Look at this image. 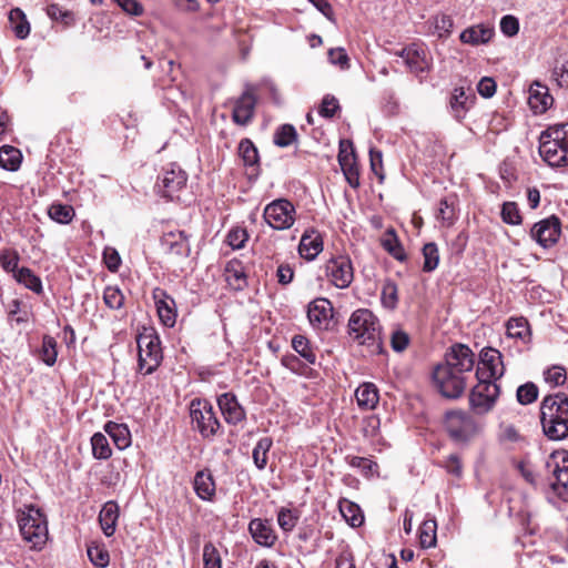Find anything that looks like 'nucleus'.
<instances>
[{"mask_svg":"<svg viewBox=\"0 0 568 568\" xmlns=\"http://www.w3.org/2000/svg\"><path fill=\"white\" fill-rule=\"evenodd\" d=\"M540 425L549 440L561 442L568 438V396L566 394L556 393L542 398Z\"/></svg>","mask_w":568,"mask_h":568,"instance_id":"nucleus-1","label":"nucleus"},{"mask_svg":"<svg viewBox=\"0 0 568 568\" xmlns=\"http://www.w3.org/2000/svg\"><path fill=\"white\" fill-rule=\"evenodd\" d=\"M348 333L354 341L369 348L371 354H383L382 326L374 313L358 308L348 320Z\"/></svg>","mask_w":568,"mask_h":568,"instance_id":"nucleus-2","label":"nucleus"},{"mask_svg":"<svg viewBox=\"0 0 568 568\" xmlns=\"http://www.w3.org/2000/svg\"><path fill=\"white\" fill-rule=\"evenodd\" d=\"M539 154L550 166L568 164V122L549 126L541 132Z\"/></svg>","mask_w":568,"mask_h":568,"instance_id":"nucleus-3","label":"nucleus"},{"mask_svg":"<svg viewBox=\"0 0 568 568\" xmlns=\"http://www.w3.org/2000/svg\"><path fill=\"white\" fill-rule=\"evenodd\" d=\"M138 368L143 375L152 374L161 364L163 355L160 337L153 329H146L136 336Z\"/></svg>","mask_w":568,"mask_h":568,"instance_id":"nucleus-4","label":"nucleus"},{"mask_svg":"<svg viewBox=\"0 0 568 568\" xmlns=\"http://www.w3.org/2000/svg\"><path fill=\"white\" fill-rule=\"evenodd\" d=\"M19 528L24 540L33 547H41L48 539L47 519L34 506H27L19 517Z\"/></svg>","mask_w":568,"mask_h":568,"instance_id":"nucleus-5","label":"nucleus"},{"mask_svg":"<svg viewBox=\"0 0 568 568\" xmlns=\"http://www.w3.org/2000/svg\"><path fill=\"white\" fill-rule=\"evenodd\" d=\"M190 418L192 429L205 439L213 438L221 428L213 406L206 399L195 398L191 402Z\"/></svg>","mask_w":568,"mask_h":568,"instance_id":"nucleus-6","label":"nucleus"},{"mask_svg":"<svg viewBox=\"0 0 568 568\" xmlns=\"http://www.w3.org/2000/svg\"><path fill=\"white\" fill-rule=\"evenodd\" d=\"M444 425L450 438L456 443H467L479 432V426L474 417L458 409L445 414Z\"/></svg>","mask_w":568,"mask_h":568,"instance_id":"nucleus-7","label":"nucleus"},{"mask_svg":"<svg viewBox=\"0 0 568 568\" xmlns=\"http://www.w3.org/2000/svg\"><path fill=\"white\" fill-rule=\"evenodd\" d=\"M546 467L552 474L551 491L561 500L568 501V450H555L546 462Z\"/></svg>","mask_w":568,"mask_h":568,"instance_id":"nucleus-8","label":"nucleus"},{"mask_svg":"<svg viewBox=\"0 0 568 568\" xmlns=\"http://www.w3.org/2000/svg\"><path fill=\"white\" fill-rule=\"evenodd\" d=\"M433 379L438 392L450 399L459 398L467 385V377L452 369L445 363L435 367Z\"/></svg>","mask_w":568,"mask_h":568,"instance_id":"nucleus-9","label":"nucleus"},{"mask_svg":"<svg viewBox=\"0 0 568 568\" xmlns=\"http://www.w3.org/2000/svg\"><path fill=\"white\" fill-rule=\"evenodd\" d=\"M187 174L179 165L171 163L163 169L158 178V193L170 201H180L181 194L186 189Z\"/></svg>","mask_w":568,"mask_h":568,"instance_id":"nucleus-10","label":"nucleus"},{"mask_svg":"<svg viewBox=\"0 0 568 568\" xmlns=\"http://www.w3.org/2000/svg\"><path fill=\"white\" fill-rule=\"evenodd\" d=\"M478 383L469 393V408L476 415L489 413L499 396V386L494 381L477 378Z\"/></svg>","mask_w":568,"mask_h":568,"instance_id":"nucleus-11","label":"nucleus"},{"mask_svg":"<svg viewBox=\"0 0 568 568\" xmlns=\"http://www.w3.org/2000/svg\"><path fill=\"white\" fill-rule=\"evenodd\" d=\"M263 217L272 229L284 231L295 223L296 210L291 201L276 199L264 207Z\"/></svg>","mask_w":568,"mask_h":568,"instance_id":"nucleus-12","label":"nucleus"},{"mask_svg":"<svg viewBox=\"0 0 568 568\" xmlns=\"http://www.w3.org/2000/svg\"><path fill=\"white\" fill-rule=\"evenodd\" d=\"M505 373L501 353L493 347H485L479 354L476 377L496 382Z\"/></svg>","mask_w":568,"mask_h":568,"instance_id":"nucleus-13","label":"nucleus"},{"mask_svg":"<svg viewBox=\"0 0 568 568\" xmlns=\"http://www.w3.org/2000/svg\"><path fill=\"white\" fill-rule=\"evenodd\" d=\"M325 274L336 287H348L354 278L351 258L346 255L333 256L325 264Z\"/></svg>","mask_w":568,"mask_h":568,"instance_id":"nucleus-14","label":"nucleus"},{"mask_svg":"<svg viewBox=\"0 0 568 568\" xmlns=\"http://www.w3.org/2000/svg\"><path fill=\"white\" fill-rule=\"evenodd\" d=\"M475 102L476 94L470 87H457L450 92L448 99L449 113L455 120L462 121L466 118Z\"/></svg>","mask_w":568,"mask_h":568,"instance_id":"nucleus-15","label":"nucleus"},{"mask_svg":"<svg viewBox=\"0 0 568 568\" xmlns=\"http://www.w3.org/2000/svg\"><path fill=\"white\" fill-rule=\"evenodd\" d=\"M445 364L467 377L475 366V354L467 345L455 344L447 352Z\"/></svg>","mask_w":568,"mask_h":568,"instance_id":"nucleus-16","label":"nucleus"},{"mask_svg":"<svg viewBox=\"0 0 568 568\" xmlns=\"http://www.w3.org/2000/svg\"><path fill=\"white\" fill-rule=\"evenodd\" d=\"M561 225L556 216H550L538 223L531 229V237L544 248L555 245L560 236Z\"/></svg>","mask_w":568,"mask_h":568,"instance_id":"nucleus-17","label":"nucleus"},{"mask_svg":"<svg viewBox=\"0 0 568 568\" xmlns=\"http://www.w3.org/2000/svg\"><path fill=\"white\" fill-rule=\"evenodd\" d=\"M310 324L316 329H327L333 317V305L329 300L318 297L307 307Z\"/></svg>","mask_w":568,"mask_h":568,"instance_id":"nucleus-18","label":"nucleus"},{"mask_svg":"<svg viewBox=\"0 0 568 568\" xmlns=\"http://www.w3.org/2000/svg\"><path fill=\"white\" fill-rule=\"evenodd\" d=\"M161 248L165 254L187 257L191 252L189 236L184 231H170L162 235Z\"/></svg>","mask_w":568,"mask_h":568,"instance_id":"nucleus-19","label":"nucleus"},{"mask_svg":"<svg viewBox=\"0 0 568 568\" xmlns=\"http://www.w3.org/2000/svg\"><path fill=\"white\" fill-rule=\"evenodd\" d=\"M152 296L156 306L160 321L168 327H173L176 322L175 301L164 290L155 287Z\"/></svg>","mask_w":568,"mask_h":568,"instance_id":"nucleus-20","label":"nucleus"},{"mask_svg":"<svg viewBox=\"0 0 568 568\" xmlns=\"http://www.w3.org/2000/svg\"><path fill=\"white\" fill-rule=\"evenodd\" d=\"M256 98L248 90L235 100L232 120L239 125H247L255 112Z\"/></svg>","mask_w":568,"mask_h":568,"instance_id":"nucleus-21","label":"nucleus"},{"mask_svg":"<svg viewBox=\"0 0 568 568\" xmlns=\"http://www.w3.org/2000/svg\"><path fill=\"white\" fill-rule=\"evenodd\" d=\"M395 54L400 57L409 71L415 74L423 73L429 69L425 51L416 44L408 45Z\"/></svg>","mask_w":568,"mask_h":568,"instance_id":"nucleus-22","label":"nucleus"},{"mask_svg":"<svg viewBox=\"0 0 568 568\" xmlns=\"http://www.w3.org/2000/svg\"><path fill=\"white\" fill-rule=\"evenodd\" d=\"M220 410L226 423L236 425L244 420L245 412L239 404L236 396L232 393H224L217 397Z\"/></svg>","mask_w":568,"mask_h":568,"instance_id":"nucleus-23","label":"nucleus"},{"mask_svg":"<svg viewBox=\"0 0 568 568\" xmlns=\"http://www.w3.org/2000/svg\"><path fill=\"white\" fill-rule=\"evenodd\" d=\"M322 251L323 239L321 234L314 229L306 230L298 244L300 255L307 261H313Z\"/></svg>","mask_w":568,"mask_h":568,"instance_id":"nucleus-24","label":"nucleus"},{"mask_svg":"<svg viewBox=\"0 0 568 568\" xmlns=\"http://www.w3.org/2000/svg\"><path fill=\"white\" fill-rule=\"evenodd\" d=\"M248 531L256 544L263 547H272L277 537L267 520L254 518L248 524Z\"/></svg>","mask_w":568,"mask_h":568,"instance_id":"nucleus-25","label":"nucleus"},{"mask_svg":"<svg viewBox=\"0 0 568 568\" xmlns=\"http://www.w3.org/2000/svg\"><path fill=\"white\" fill-rule=\"evenodd\" d=\"M495 31L489 24L479 23L466 28L459 36L460 42L470 45H479L488 43Z\"/></svg>","mask_w":568,"mask_h":568,"instance_id":"nucleus-26","label":"nucleus"},{"mask_svg":"<svg viewBox=\"0 0 568 568\" xmlns=\"http://www.w3.org/2000/svg\"><path fill=\"white\" fill-rule=\"evenodd\" d=\"M554 99L546 85L535 82L529 89L528 103L535 113H544L552 104Z\"/></svg>","mask_w":568,"mask_h":568,"instance_id":"nucleus-27","label":"nucleus"},{"mask_svg":"<svg viewBox=\"0 0 568 568\" xmlns=\"http://www.w3.org/2000/svg\"><path fill=\"white\" fill-rule=\"evenodd\" d=\"M193 488L199 498L211 501L215 496V481L209 469L199 470L193 479Z\"/></svg>","mask_w":568,"mask_h":568,"instance_id":"nucleus-28","label":"nucleus"},{"mask_svg":"<svg viewBox=\"0 0 568 568\" xmlns=\"http://www.w3.org/2000/svg\"><path fill=\"white\" fill-rule=\"evenodd\" d=\"M119 518V506L115 501H108L104 504L99 514V523L101 529L106 537H111L115 532L116 523Z\"/></svg>","mask_w":568,"mask_h":568,"instance_id":"nucleus-29","label":"nucleus"},{"mask_svg":"<svg viewBox=\"0 0 568 568\" xmlns=\"http://www.w3.org/2000/svg\"><path fill=\"white\" fill-rule=\"evenodd\" d=\"M355 397L358 407L365 410L374 409L379 400L376 385L369 382L363 383L357 387Z\"/></svg>","mask_w":568,"mask_h":568,"instance_id":"nucleus-30","label":"nucleus"},{"mask_svg":"<svg viewBox=\"0 0 568 568\" xmlns=\"http://www.w3.org/2000/svg\"><path fill=\"white\" fill-rule=\"evenodd\" d=\"M348 146L349 155H343L339 165L347 183L353 189H357L359 186V170L356 162V155L353 144L348 143Z\"/></svg>","mask_w":568,"mask_h":568,"instance_id":"nucleus-31","label":"nucleus"},{"mask_svg":"<svg viewBox=\"0 0 568 568\" xmlns=\"http://www.w3.org/2000/svg\"><path fill=\"white\" fill-rule=\"evenodd\" d=\"M104 432L112 438L114 445L120 450L131 445V433L126 425L108 422L104 425Z\"/></svg>","mask_w":568,"mask_h":568,"instance_id":"nucleus-32","label":"nucleus"},{"mask_svg":"<svg viewBox=\"0 0 568 568\" xmlns=\"http://www.w3.org/2000/svg\"><path fill=\"white\" fill-rule=\"evenodd\" d=\"M239 154L246 168H250L253 173L257 174L260 169L258 151L250 139H242L239 144Z\"/></svg>","mask_w":568,"mask_h":568,"instance_id":"nucleus-33","label":"nucleus"},{"mask_svg":"<svg viewBox=\"0 0 568 568\" xmlns=\"http://www.w3.org/2000/svg\"><path fill=\"white\" fill-rule=\"evenodd\" d=\"M225 277L229 285L236 290L242 291L247 286V278L243 266L237 262H231L225 268Z\"/></svg>","mask_w":568,"mask_h":568,"instance_id":"nucleus-34","label":"nucleus"},{"mask_svg":"<svg viewBox=\"0 0 568 568\" xmlns=\"http://www.w3.org/2000/svg\"><path fill=\"white\" fill-rule=\"evenodd\" d=\"M508 337L520 339L524 343L530 339V328L528 321L524 317H511L507 322Z\"/></svg>","mask_w":568,"mask_h":568,"instance_id":"nucleus-35","label":"nucleus"},{"mask_svg":"<svg viewBox=\"0 0 568 568\" xmlns=\"http://www.w3.org/2000/svg\"><path fill=\"white\" fill-rule=\"evenodd\" d=\"M22 160L21 152L11 145L0 148V166L7 171H17Z\"/></svg>","mask_w":568,"mask_h":568,"instance_id":"nucleus-36","label":"nucleus"},{"mask_svg":"<svg viewBox=\"0 0 568 568\" xmlns=\"http://www.w3.org/2000/svg\"><path fill=\"white\" fill-rule=\"evenodd\" d=\"M382 245L394 258L400 262L406 260L405 250L393 229L385 232L382 239Z\"/></svg>","mask_w":568,"mask_h":568,"instance_id":"nucleus-37","label":"nucleus"},{"mask_svg":"<svg viewBox=\"0 0 568 568\" xmlns=\"http://www.w3.org/2000/svg\"><path fill=\"white\" fill-rule=\"evenodd\" d=\"M9 23L19 39H24L29 36L30 24L21 9L16 8L9 12Z\"/></svg>","mask_w":568,"mask_h":568,"instance_id":"nucleus-38","label":"nucleus"},{"mask_svg":"<svg viewBox=\"0 0 568 568\" xmlns=\"http://www.w3.org/2000/svg\"><path fill=\"white\" fill-rule=\"evenodd\" d=\"M14 278L18 283L32 292L39 294L42 292V282L30 268L21 267L14 273Z\"/></svg>","mask_w":568,"mask_h":568,"instance_id":"nucleus-39","label":"nucleus"},{"mask_svg":"<svg viewBox=\"0 0 568 568\" xmlns=\"http://www.w3.org/2000/svg\"><path fill=\"white\" fill-rule=\"evenodd\" d=\"M437 524L435 519H426L419 528V544L422 548H432L437 541Z\"/></svg>","mask_w":568,"mask_h":568,"instance_id":"nucleus-40","label":"nucleus"},{"mask_svg":"<svg viewBox=\"0 0 568 568\" xmlns=\"http://www.w3.org/2000/svg\"><path fill=\"white\" fill-rule=\"evenodd\" d=\"M272 439L270 437H262L256 443L252 452L253 462L257 469L263 470L267 464V453L272 447Z\"/></svg>","mask_w":568,"mask_h":568,"instance_id":"nucleus-41","label":"nucleus"},{"mask_svg":"<svg viewBox=\"0 0 568 568\" xmlns=\"http://www.w3.org/2000/svg\"><path fill=\"white\" fill-rule=\"evenodd\" d=\"M423 253V271L426 273L434 272L439 264L438 246L434 242L426 243L422 250Z\"/></svg>","mask_w":568,"mask_h":568,"instance_id":"nucleus-42","label":"nucleus"},{"mask_svg":"<svg viewBox=\"0 0 568 568\" xmlns=\"http://www.w3.org/2000/svg\"><path fill=\"white\" fill-rule=\"evenodd\" d=\"M339 510L345 518V520L353 527H359L364 517L359 509V507L352 501L343 500L339 503Z\"/></svg>","mask_w":568,"mask_h":568,"instance_id":"nucleus-43","label":"nucleus"},{"mask_svg":"<svg viewBox=\"0 0 568 568\" xmlns=\"http://www.w3.org/2000/svg\"><path fill=\"white\" fill-rule=\"evenodd\" d=\"M292 347L293 349L302 356L307 364H315L316 354L313 352L310 341L303 335H295L292 338Z\"/></svg>","mask_w":568,"mask_h":568,"instance_id":"nucleus-44","label":"nucleus"},{"mask_svg":"<svg viewBox=\"0 0 568 568\" xmlns=\"http://www.w3.org/2000/svg\"><path fill=\"white\" fill-rule=\"evenodd\" d=\"M48 214L53 221L68 224L74 217V210L71 205L53 203L49 206Z\"/></svg>","mask_w":568,"mask_h":568,"instance_id":"nucleus-45","label":"nucleus"},{"mask_svg":"<svg viewBox=\"0 0 568 568\" xmlns=\"http://www.w3.org/2000/svg\"><path fill=\"white\" fill-rule=\"evenodd\" d=\"M58 349H57V341L54 337L50 335H44L42 338V345L40 348V358L41 361L48 365L53 366L57 362Z\"/></svg>","mask_w":568,"mask_h":568,"instance_id":"nucleus-46","label":"nucleus"},{"mask_svg":"<svg viewBox=\"0 0 568 568\" xmlns=\"http://www.w3.org/2000/svg\"><path fill=\"white\" fill-rule=\"evenodd\" d=\"M92 454L97 459H108L112 455L108 438L102 433H95L91 438Z\"/></svg>","mask_w":568,"mask_h":568,"instance_id":"nucleus-47","label":"nucleus"},{"mask_svg":"<svg viewBox=\"0 0 568 568\" xmlns=\"http://www.w3.org/2000/svg\"><path fill=\"white\" fill-rule=\"evenodd\" d=\"M432 23L438 38H448L454 29V20L450 16L440 13L433 18Z\"/></svg>","mask_w":568,"mask_h":568,"instance_id":"nucleus-48","label":"nucleus"},{"mask_svg":"<svg viewBox=\"0 0 568 568\" xmlns=\"http://www.w3.org/2000/svg\"><path fill=\"white\" fill-rule=\"evenodd\" d=\"M297 138L296 130L291 124L281 125L274 134V143L277 146L286 148L291 145Z\"/></svg>","mask_w":568,"mask_h":568,"instance_id":"nucleus-49","label":"nucleus"},{"mask_svg":"<svg viewBox=\"0 0 568 568\" xmlns=\"http://www.w3.org/2000/svg\"><path fill=\"white\" fill-rule=\"evenodd\" d=\"M382 304L389 308L394 310L398 303V290L395 282L387 280L382 288L381 294Z\"/></svg>","mask_w":568,"mask_h":568,"instance_id":"nucleus-50","label":"nucleus"},{"mask_svg":"<svg viewBox=\"0 0 568 568\" xmlns=\"http://www.w3.org/2000/svg\"><path fill=\"white\" fill-rule=\"evenodd\" d=\"M103 301L111 310H120L124 304V295L118 286H106L103 292Z\"/></svg>","mask_w":568,"mask_h":568,"instance_id":"nucleus-51","label":"nucleus"},{"mask_svg":"<svg viewBox=\"0 0 568 568\" xmlns=\"http://www.w3.org/2000/svg\"><path fill=\"white\" fill-rule=\"evenodd\" d=\"M90 561L100 568H104L109 565L110 556L108 550L99 545H90L87 549Z\"/></svg>","mask_w":568,"mask_h":568,"instance_id":"nucleus-52","label":"nucleus"},{"mask_svg":"<svg viewBox=\"0 0 568 568\" xmlns=\"http://www.w3.org/2000/svg\"><path fill=\"white\" fill-rule=\"evenodd\" d=\"M204 568H222V558L212 542H206L203 547Z\"/></svg>","mask_w":568,"mask_h":568,"instance_id":"nucleus-53","label":"nucleus"},{"mask_svg":"<svg viewBox=\"0 0 568 568\" xmlns=\"http://www.w3.org/2000/svg\"><path fill=\"white\" fill-rule=\"evenodd\" d=\"M517 400L521 405H529L538 397V387L534 383L520 385L516 393Z\"/></svg>","mask_w":568,"mask_h":568,"instance_id":"nucleus-54","label":"nucleus"},{"mask_svg":"<svg viewBox=\"0 0 568 568\" xmlns=\"http://www.w3.org/2000/svg\"><path fill=\"white\" fill-rule=\"evenodd\" d=\"M454 200L445 197L440 200L437 212V219L442 220L446 225L453 224L455 220Z\"/></svg>","mask_w":568,"mask_h":568,"instance_id":"nucleus-55","label":"nucleus"},{"mask_svg":"<svg viewBox=\"0 0 568 568\" xmlns=\"http://www.w3.org/2000/svg\"><path fill=\"white\" fill-rule=\"evenodd\" d=\"M501 219L505 223L510 225H518L521 223L520 212L515 202H505L503 204Z\"/></svg>","mask_w":568,"mask_h":568,"instance_id":"nucleus-56","label":"nucleus"},{"mask_svg":"<svg viewBox=\"0 0 568 568\" xmlns=\"http://www.w3.org/2000/svg\"><path fill=\"white\" fill-rule=\"evenodd\" d=\"M498 439L500 443H518L523 436L513 424L501 423L499 426Z\"/></svg>","mask_w":568,"mask_h":568,"instance_id":"nucleus-57","label":"nucleus"},{"mask_svg":"<svg viewBox=\"0 0 568 568\" xmlns=\"http://www.w3.org/2000/svg\"><path fill=\"white\" fill-rule=\"evenodd\" d=\"M19 263V254L14 250H2L0 252V265L6 272L16 273Z\"/></svg>","mask_w":568,"mask_h":568,"instance_id":"nucleus-58","label":"nucleus"},{"mask_svg":"<svg viewBox=\"0 0 568 568\" xmlns=\"http://www.w3.org/2000/svg\"><path fill=\"white\" fill-rule=\"evenodd\" d=\"M409 342V335L400 328H395L390 334V346L394 352L402 353L407 348Z\"/></svg>","mask_w":568,"mask_h":568,"instance_id":"nucleus-59","label":"nucleus"},{"mask_svg":"<svg viewBox=\"0 0 568 568\" xmlns=\"http://www.w3.org/2000/svg\"><path fill=\"white\" fill-rule=\"evenodd\" d=\"M297 520H298V517L291 509L281 508L277 514L278 526L284 531H292L294 529V527L296 526Z\"/></svg>","mask_w":568,"mask_h":568,"instance_id":"nucleus-60","label":"nucleus"},{"mask_svg":"<svg viewBox=\"0 0 568 568\" xmlns=\"http://www.w3.org/2000/svg\"><path fill=\"white\" fill-rule=\"evenodd\" d=\"M338 110H339L338 100L335 97L327 94L322 100L318 113L323 118L331 119L336 114V112Z\"/></svg>","mask_w":568,"mask_h":568,"instance_id":"nucleus-61","label":"nucleus"},{"mask_svg":"<svg viewBox=\"0 0 568 568\" xmlns=\"http://www.w3.org/2000/svg\"><path fill=\"white\" fill-rule=\"evenodd\" d=\"M158 85L165 91L164 98L173 104L186 99L185 92L180 87L166 85L165 80L159 81Z\"/></svg>","mask_w":568,"mask_h":568,"instance_id":"nucleus-62","label":"nucleus"},{"mask_svg":"<svg viewBox=\"0 0 568 568\" xmlns=\"http://www.w3.org/2000/svg\"><path fill=\"white\" fill-rule=\"evenodd\" d=\"M247 239L246 231L240 227L231 230L227 234V243L234 250L242 248Z\"/></svg>","mask_w":568,"mask_h":568,"instance_id":"nucleus-63","label":"nucleus"},{"mask_svg":"<svg viewBox=\"0 0 568 568\" xmlns=\"http://www.w3.org/2000/svg\"><path fill=\"white\" fill-rule=\"evenodd\" d=\"M545 381L551 386H560L566 381V371L564 367L554 366L545 372Z\"/></svg>","mask_w":568,"mask_h":568,"instance_id":"nucleus-64","label":"nucleus"}]
</instances>
